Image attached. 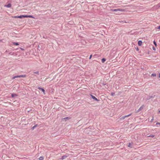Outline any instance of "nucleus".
I'll list each match as a JSON object with an SVG mask.
<instances>
[{
    "label": "nucleus",
    "instance_id": "obj_4",
    "mask_svg": "<svg viewBox=\"0 0 160 160\" xmlns=\"http://www.w3.org/2000/svg\"><path fill=\"white\" fill-rule=\"evenodd\" d=\"M91 95L92 98L93 99H94L97 101H99V100H98V99L97 98H96L95 97H94V96H93V95Z\"/></svg>",
    "mask_w": 160,
    "mask_h": 160
},
{
    "label": "nucleus",
    "instance_id": "obj_23",
    "mask_svg": "<svg viewBox=\"0 0 160 160\" xmlns=\"http://www.w3.org/2000/svg\"><path fill=\"white\" fill-rule=\"evenodd\" d=\"M34 73L38 74H39V72H34Z\"/></svg>",
    "mask_w": 160,
    "mask_h": 160
},
{
    "label": "nucleus",
    "instance_id": "obj_18",
    "mask_svg": "<svg viewBox=\"0 0 160 160\" xmlns=\"http://www.w3.org/2000/svg\"><path fill=\"white\" fill-rule=\"evenodd\" d=\"M153 43H154V44L155 45V46L157 47V43L155 41H153Z\"/></svg>",
    "mask_w": 160,
    "mask_h": 160
},
{
    "label": "nucleus",
    "instance_id": "obj_9",
    "mask_svg": "<svg viewBox=\"0 0 160 160\" xmlns=\"http://www.w3.org/2000/svg\"><path fill=\"white\" fill-rule=\"evenodd\" d=\"M143 108V106L141 107H140V108L138 110V111L137 112H139Z\"/></svg>",
    "mask_w": 160,
    "mask_h": 160
},
{
    "label": "nucleus",
    "instance_id": "obj_20",
    "mask_svg": "<svg viewBox=\"0 0 160 160\" xmlns=\"http://www.w3.org/2000/svg\"><path fill=\"white\" fill-rule=\"evenodd\" d=\"M132 143H129L128 146L129 147H131L132 146Z\"/></svg>",
    "mask_w": 160,
    "mask_h": 160
},
{
    "label": "nucleus",
    "instance_id": "obj_8",
    "mask_svg": "<svg viewBox=\"0 0 160 160\" xmlns=\"http://www.w3.org/2000/svg\"><path fill=\"white\" fill-rule=\"evenodd\" d=\"M67 157H68L67 156H66V155L63 156L61 158V159L62 160L64 159L65 158H66Z\"/></svg>",
    "mask_w": 160,
    "mask_h": 160
},
{
    "label": "nucleus",
    "instance_id": "obj_19",
    "mask_svg": "<svg viewBox=\"0 0 160 160\" xmlns=\"http://www.w3.org/2000/svg\"><path fill=\"white\" fill-rule=\"evenodd\" d=\"M12 18H18V16H15L12 17Z\"/></svg>",
    "mask_w": 160,
    "mask_h": 160
},
{
    "label": "nucleus",
    "instance_id": "obj_5",
    "mask_svg": "<svg viewBox=\"0 0 160 160\" xmlns=\"http://www.w3.org/2000/svg\"><path fill=\"white\" fill-rule=\"evenodd\" d=\"M4 7H6L7 8H10L11 7V4L10 3L8 4V5H6L4 6Z\"/></svg>",
    "mask_w": 160,
    "mask_h": 160
},
{
    "label": "nucleus",
    "instance_id": "obj_7",
    "mask_svg": "<svg viewBox=\"0 0 160 160\" xmlns=\"http://www.w3.org/2000/svg\"><path fill=\"white\" fill-rule=\"evenodd\" d=\"M11 96L13 98V97H17L18 96V95L16 94L13 93V94H12Z\"/></svg>",
    "mask_w": 160,
    "mask_h": 160
},
{
    "label": "nucleus",
    "instance_id": "obj_22",
    "mask_svg": "<svg viewBox=\"0 0 160 160\" xmlns=\"http://www.w3.org/2000/svg\"><path fill=\"white\" fill-rule=\"evenodd\" d=\"M153 120H154V118H153V117H152V119L151 120V122H152Z\"/></svg>",
    "mask_w": 160,
    "mask_h": 160
},
{
    "label": "nucleus",
    "instance_id": "obj_27",
    "mask_svg": "<svg viewBox=\"0 0 160 160\" xmlns=\"http://www.w3.org/2000/svg\"><path fill=\"white\" fill-rule=\"evenodd\" d=\"M153 49L154 50H156V49H155V48L153 47Z\"/></svg>",
    "mask_w": 160,
    "mask_h": 160
},
{
    "label": "nucleus",
    "instance_id": "obj_30",
    "mask_svg": "<svg viewBox=\"0 0 160 160\" xmlns=\"http://www.w3.org/2000/svg\"><path fill=\"white\" fill-rule=\"evenodd\" d=\"M114 94V93H112V95H113Z\"/></svg>",
    "mask_w": 160,
    "mask_h": 160
},
{
    "label": "nucleus",
    "instance_id": "obj_11",
    "mask_svg": "<svg viewBox=\"0 0 160 160\" xmlns=\"http://www.w3.org/2000/svg\"><path fill=\"white\" fill-rule=\"evenodd\" d=\"M39 160H43V158L42 156L40 157L39 158Z\"/></svg>",
    "mask_w": 160,
    "mask_h": 160
},
{
    "label": "nucleus",
    "instance_id": "obj_33",
    "mask_svg": "<svg viewBox=\"0 0 160 160\" xmlns=\"http://www.w3.org/2000/svg\"><path fill=\"white\" fill-rule=\"evenodd\" d=\"M159 112H160V110L159 111Z\"/></svg>",
    "mask_w": 160,
    "mask_h": 160
},
{
    "label": "nucleus",
    "instance_id": "obj_31",
    "mask_svg": "<svg viewBox=\"0 0 160 160\" xmlns=\"http://www.w3.org/2000/svg\"><path fill=\"white\" fill-rule=\"evenodd\" d=\"M159 78H160V73L159 74Z\"/></svg>",
    "mask_w": 160,
    "mask_h": 160
},
{
    "label": "nucleus",
    "instance_id": "obj_29",
    "mask_svg": "<svg viewBox=\"0 0 160 160\" xmlns=\"http://www.w3.org/2000/svg\"><path fill=\"white\" fill-rule=\"evenodd\" d=\"M42 88H40V87H38V89H39V90H41V89Z\"/></svg>",
    "mask_w": 160,
    "mask_h": 160
},
{
    "label": "nucleus",
    "instance_id": "obj_12",
    "mask_svg": "<svg viewBox=\"0 0 160 160\" xmlns=\"http://www.w3.org/2000/svg\"><path fill=\"white\" fill-rule=\"evenodd\" d=\"M13 45H19V44H18V43L15 42H13Z\"/></svg>",
    "mask_w": 160,
    "mask_h": 160
},
{
    "label": "nucleus",
    "instance_id": "obj_2",
    "mask_svg": "<svg viewBox=\"0 0 160 160\" xmlns=\"http://www.w3.org/2000/svg\"><path fill=\"white\" fill-rule=\"evenodd\" d=\"M26 77V75L15 76L12 78V79H14L15 78H25Z\"/></svg>",
    "mask_w": 160,
    "mask_h": 160
},
{
    "label": "nucleus",
    "instance_id": "obj_13",
    "mask_svg": "<svg viewBox=\"0 0 160 160\" xmlns=\"http://www.w3.org/2000/svg\"><path fill=\"white\" fill-rule=\"evenodd\" d=\"M106 61L105 59L104 58H103L102 59V63Z\"/></svg>",
    "mask_w": 160,
    "mask_h": 160
},
{
    "label": "nucleus",
    "instance_id": "obj_26",
    "mask_svg": "<svg viewBox=\"0 0 160 160\" xmlns=\"http://www.w3.org/2000/svg\"><path fill=\"white\" fill-rule=\"evenodd\" d=\"M126 118H124V117H122V119H124Z\"/></svg>",
    "mask_w": 160,
    "mask_h": 160
},
{
    "label": "nucleus",
    "instance_id": "obj_24",
    "mask_svg": "<svg viewBox=\"0 0 160 160\" xmlns=\"http://www.w3.org/2000/svg\"><path fill=\"white\" fill-rule=\"evenodd\" d=\"M156 125H160V123L159 122H157L156 124Z\"/></svg>",
    "mask_w": 160,
    "mask_h": 160
},
{
    "label": "nucleus",
    "instance_id": "obj_3",
    "mask_svg": "<svg viewBox=\"0 0 160 160\" xmlns=\"http://www.w3.org/2000/svg\"><path fill=\"white\" fill-rule=\"evenodd\" d=\"M112 11H120L121 12H124L125 11V9H115L112 10Z\"/></svg>",
    "mask_w": 160,
    "mask_h": 160
},
{
    "label": "nucleus",
    "instance_id": "obj_6",
    "mask_svg": "<svg viewBox=\"0 0 160 160\" xmlns=\"http://www.w3.org/2000/svg\"><path fill=\"white\" fill-rule=\"evenodd\" d=\"M138 45L139 46H141L142 44V42L141 41H139L138 42Z\"/></svg>",
    "mask_w": 160,
    "mask_h": 160
},
{
    "label": "nucleus",
    "instance_id": "obj_21",
    "mask_svg": "<svg viewBox=\"0 0 160 160\" xmlns=\"http://www.w3.org/2000/svg\"><path fill=\"white\" fill-rule=\"evenodd\" d=\"M154 137V135H151L150 136H148V137Z\"/></svg>",
    "mask_w": 160,
    "mask_h": 160
},
{
    "label": "nucleus",
    "instance_id": "obj_16",
    "mask_svg": "<svg viewBox=\"0 0 160 160\" xmlns=\"http://www.w3.org/2000/svg\"><path fill=\"white\" fill-rule=\"evenodd\" d=\"M151 76L153 77H155L156 76V74L155 73L152 74Z\"/></svg>",
    "mask_w": 160,
    "mask_h": 160
},
{
    "label": "nucleus",
    "instance_id": "obj_28",
    "mask_svg": "<svg viewBox=\"0 0 160 160\" xmlns=\"http://www.w3.org/2000/svg\"><path fill=\"white\" fill-rule=\"evenodd\" d=\"M92 55H91L90 56V57H89V59H91V58H92Z\"/></svg>",
    "mask_w": 160,
    "mask_h": 160
},
{
    "label": "nucleus",
    "instance_id": "obj_14",
    "mask_svg": "<svg viewBox=\"0 0 160 160\" xmlns=\"http://www.w3.org/2000/svg\"><path fill=\"white\" fill-rule=\"evenodd\" d=\"M131 114H130L129 115H126V116H124V118H127V117H128L129 116H131Z\"/></svg>",
    "mask_w": 160,
    "mask_h": 160
},
{
    "label": "nucleus",
    "instance_id": "obj_10",
    "mask_svg": "<svg viewBox=\"0 0 160 160\" xmlns=\"http://www.w3.org/2000/svg\"><path fill=\"white\" fill-rule=\"evenodd\" d=\"M70 119V118L69 117H66L64 118H63V119L65 120V121H66L67 120H69Z\"/></svg>",
    "mask_w": 160,
    "mask_h": 160
},
{
    "label": "nucleus",
    "instance_id": "obj_32",
    "mask_svg": "<svg viewBox=\"0 0 160 160\" xmlns=\"http://www.w3.org/2000/svg\"><path fill=\"white\" fill-rule=\"evenodd\" d=\"M137 50H138V48L137 49Z\"/></svg>",
    "mask_w": 160,
    "mask_h": 160
},
{
    "label": "nucleus",
    "instance_id": "obj_15",
    "mask_svg": "<svg viewBox=\"0 0 160 160\" xmlns=\"http://www.w3.org/2000/svg\"><path fill=\"white\" fill-rule=\"evenodd\" d=\"M41 90L43 92L44 94H45V90L42 88L41 89Z\"/></svg>",
    "mask_w": 160,
    "mask_h": 160
},
{
    "label": "nucleus",
    "instance_id": "obj_25",
    "mask_svg": "<svg viewBox=\"0 0 160 160\" xmlns=\"http://www.w3.org/2000/svg\"><path fill=\"white\" fill-rule=\"evenodd\" d=\"M157 29H160V26H158V27H157Z\"/></svg>",
    "mask_w": 160,
    "mask_h": 160
},
{
    "label": "nucleus",
    "instance_id": "obj_1",
    "mask_svg": "<svg viewBox=\"0 0 160 160\" xmlns=\"http://www.w3.org/2000/svg\"><path fill=\"white\" fill-rule=\"evenodd\" d=\"M18 18H34L33 17V16L31 15H20V16H18Z\"/></svg>",
    "mask_w": 160,
    "mask_h": 160
},
{
    "label": "nucleus",
    "instance_id": "obj_17",
    "mask_svg": "<svg viewBox=\"0 0 160 160\" xmlns=\"http://www.w3.org/2000/svg\"><path fill=\"white\" fill-rule=\"evenodd\" d=\"M37 126V125H35L34 126H33L32 128V130H33L34 128Z\"/></svg>",
    "mask_w": 160,
    "mask_h": 160
}]
</instances>
